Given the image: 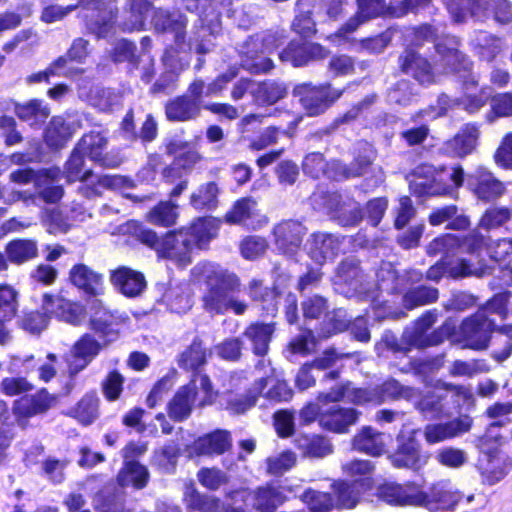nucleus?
I'll return each instance as SVG.
<instances>
[{
    "mask_svg": "<svg viewBox=\"0 0 512 512\" xmlns=\"http://www.w3.org/2000/svg\"><path fill=\"white\" fill-rule=\"evenodd\" d=\"M357 418L358 413L355 409L334 405L321 412L319 424L326 430L335 433H345L349 426L356 423Z\"/></svg>",
    "mask_w": 512,
    "mask_h": 512,
    "instance_id": "obj_23",
    "label": "nucleus"
},
{
    "mask_svg": "<svg viewBox=\"0 0 512 512\" xmlns=\"http://www.w3.org/2000/svg\"><path fill=\"white\" fill-rule=\"evenodd\" d=\"M218 188L215 183L209 182L199 187L191 195V204L196 209L214 208L217 204Z\"/></svg>",
    "mask_w": 512,
    "mask_h": 512,
    "instance_id": "obj_49",
    "label": "nucleus"
},
{
    "mask_svg": "<svg viewBox=\"0 0 512 512\" xmlns=\"http://www.w3.org/2000/svg\"><path fill=\"white\" fill-rule=\"evenodd\" d=\"M272 401H288L293 396L292 389L284 381L261 378L254 382L248 394L243 398L230 401L228 408L236 414L244 413L255 405L259 395Z\"/></svg>",
    "mask_w": 512,
    "mask_h": 512,
    "instance_id": "obj_5",
    "label": "nucleus"
},
{
    "mask_svg": "<svg viewBox=\"0 0 512 512\" xmlns=\"http://www.w3.org/2000/svg\"><path fill=\"white\" fill-rule=\"evenodd\" d=\"M177 206L170 201L160 202L147 214V220L158 226L169 227L176 223Z\"/></svg>",
    "mask_w": 512,
    "mask_h": 512,
    "instance_id": "obj_43",
    "label": "nucleus"
},
{
    "mask_svg": "<svg viewBox=\"0 0 512 512\" xmlns=\"http://www.w3.org/2000/svg\"><path fill=\"white\" fill-rule=\"evenodd\" d=\"M346 397L355 404L381 403L379 392L376 389H350L349 385L333 388L329 393H320L319 402H336Z\"/></svg>",
    "mask_w": 512,
    "mask_h": 512,
    "instance_id": "obj_24",
    "label": "nucleus"
},
{
    "mask_svg": "<svg viewBox=\"0 0 512 512\" xmlns=\"http://www.w3.org/2000/svg\"><path fill=\"white\" fill-rule=\"evenodd\" d=\"M472 419L462 416L446 423H432L425 426L423 434L427 443L436 444L457 437L470 430Z\"/></svg>",
    "mask_w": 512,
    "mask_h": 512,
    "instance_id": "obj_17",
    "label": "nucleus"
},
{
    "mask_svg": "<svg viewBox=\"0 0 512 512\" xmlns=\"http://www.w3.org/2000/svg\"><path fill=\"white\" fill-rule=\"evenodd\" d=\"M107 140L99 132H91L82 137L77 148L91 160L106 165L103 151L106 148Z\"/></svg>",
    "mask_w": 512,
    "mask_h": 512,
    "instance_id": "obj_39",
    "label": "nucleus"
},
{
    "mask_svg": "<svg viewBox=\"0 0 512 512\" xmlns=\"http://www.w3.org/2000/svg\"><path fill=\"white\" fill-rule=\"evenodd\" d=\"M476 241H479L477 236L460 240L452 234H446L434 239L428 245L427 252L430 255L442 254L443 258L439 263L430 267L427 271V277L434 281L439 280L444 274L453 278L481 277L484 274V270L482 268H473L465 259L459 258L455 263L448 261L450 256L462 254L470 249L475 250L474 243Z\"/></svg>",
    "mask_w": 512,
    "mask_h": 512,
    "instance_id": "obj_1",
    "label": "nucleus"
},
{
    "mask_svg": "<svg viewBox=\"0 0 512 512\" xmlns=\"http://www.w3.org/2000/svg\"><path fill=\"white\" fill-rule=\"evenodd\" d=\"M69 280L77 289L90 296H99L104 293L103 275L89 266L79 263L71 267Z\"/></svg>",
    "mask_w": 512,
    "mask_h": 512,
    "instance_id": "obj_20",
    "label": "nucleus"
},
{
    "mask_svg": "<svg viewBox=\"0 0 512 512\" xmlns=\"http://www.w3.org/2000/svg\"><path fill=\"white\" fill-rule=\"evenodd\" d=\"M296 447L304 457L323 458L333 452L329 439L318 434H302L295 440Z\"/></svg>",
    "mask_w": 512,
    "mask_h": 512,
    "instance_id": "obj_31",
    "label": "nucleus"
},
{
    "mask_svg": "<svg viewBox=\"0 0 512 512\" xmlns=\"http://www.w3.org/2000/svg\"><path fill=\"white\" fill-rule=\"evenodd\" d=\"M272 49V41L260 35L253 36L245 45L242 65L252 73H266L273 68L271 59L261 56Z\"/></svg>",
    "mask_w": 512,
    "mask_h": 512,
    "instance_id": "obj_15",
    "label": "nucleus"
},
{
    "mask_svg": "<svg viewBox=\"0 0 512 512\" xmlns=\"http://www.w3.org/2000/svg\"><path fill=\"white\" fill-rule=\"evenodd\" d=\"M41 307L50 315L74 326L80 325L86 316V309L81 303L70 301L59 295L43 294Z\"/></svg>",
    "mask_w": 512,
    "mask_h": 512,
    "instance_id": "obj_13",
    "label": "nucleus"
},
{
    "mask_svg": "<svg viewBox=\"0 0 512 512\" xmlns=\"http://www.w3.org/2000/svg\"><path fill=\"white\" fill-rule=\"evenodd\" d=\"M478 136V129L473 125H467L452 139L445 142L442 150L452 157H465L475 149Z\"/></svg>",
    "mask_w": 512,
    "mask_h": 512,
    "instance_id": "obj_29",
    "label": "nucleus"
},
{
    "mask_svg": "<svg viewBox=\"0 0 512 512\" xmlns=\"http://www.w3.org/2000/svg\"><path fill=\"white\" fill-rule=\"evenodd\" d=\"M493 322L488 319L484 311H479L469 317L460 326V333L466 346L471 349H485L488 345Z\"/></svg>",
    "mask_w": 512,
    "mask_h": 512,
    "instance_id": "obj_14",
    "label": "nucleus"
},
{
    "mask_svg": "<svg viewBox=\"0 0 512 512\" xmlns=\"http://www.w3.org/2000/svg\"><path fill=\"white\" fill-rule=\"evenodd\" d=\"M49 113V109L37 100H32L27 104L16 107L17 116L26 121L33 120L31 124L44 121L49 116Z\"/></svg>",
    "mask_w": 512,
    "mask_h": 512,
    "instance_id": "obj_54",
    "label": "nucleus"
},
{
    "mask_svg": "<svg viewBox=\"0 0 512 512\" xmlns=\"http://www.w3.org/2000/svg\"><path fill=\"white\" fill-rule=\"evenodd\" d=\"M378 497L390 505L420 507L424 500V490L414 482L386 483L378 488Z\"/></svg>",
    "mask_w": 512,
    "mask_h": 512,
    "instance_id": "obj_11",
    "label": "nucleus"
},
{
    "mask_svg": "<svg viewBox=\"0 0 512 512\" xmlns=\"http://www.w3.org/2000/svg\"><path fill=\"white\" fill-rule=\"evenodd\" d=\"M226 222L239 224L251 229H258L267 223V218L257 208V202L252 198L238 200L225 216Z\"/></svg>",
    "mask_w": 512,
    "mask_h": 512,
    "instance_id": "obj_16",
    "label": "nucleus"
},
{
    "mask_svg": "<svg viewBox=\"0 0 512 512\" xmlns=\"http://www.w3.org/2000/svg\"><path fill=\"white\" fill-rule=\"evenodd\" d=\"M512 414V402H496L486 409L487 417L495 419L487 430L493 428V434H498L495 430L509 422L508 416Z\"/></svg>",
    "mask_w": 512,
    "mask_h": 512,
    "instance_id": "obj_58",
    "label": "nucleus"
},
{
    "mask_svg": "<svg viewBox=\"0 0 512 512\" xmlns=\"http://www.w3.org/2000/svg\"><path fill=\"white\" fill-rule=\"evenodd\" d=\"M148 479L147 468L139 462H127L117 476L118 483L121 486H132L137 489L145 487Z\"/></svg>",
    "mask_w": 512,
    "mask_h": 512,
    "instance_id": "obj_38",
    "label": "nucleus"
},
{
    "mask_svg": "<svg viewBox=\"0 0 512 512\" xmlns=\"http://www.w3.org/2000/svg\"><path fill=\"white\" fill-rule=\"evenodd\" d=\"M195 274H202L208 280L209 290L203 297L204 308L210 313L223 314L231 309L241 315L246 311V303L235 299L232 295L239 286L234 274L216 270L210 263H201L194 267Z\"/></svg>",
    "mask_w": 512,
    "mask_h": 512,
    "instance_id": "obj_2",
    "label": "nucleus"
},
{
    "mask_svg": "<svg viewBox=\"0 0 512 512\" xmlns=\"http://www.w3.org/2000/svg\"><path fill=\"white\" fill-rule=\"evenodd\" d=\"M436 52L439 58L435 65L437 71L463 73L461 77L464 79L466 89H469L470 86H477L478 81L474 77H471L470 80L466 79L472 63L457 49V42L454 38H447L443 42L437 43Z\"/></svg>",
    "mask_w": 512,
    "mask_h": 512,
    "instance_id": "obj_6",
    "label": "nucleus"
},
{
    "mask_svg": "<svg viewBox=\"0 0 512 512\" xmlns=\"http://www.w3.org/2000/svg\"><path fill=\"white\" fill-rule=\"evenodd\" d=\"M295 463V454L291 451H285L267 459L268 472L273 475H280L292 468Z\"/></svg>",
    "mask_w": 512,
    "mask_h": 512,
    "instance_id": "obj_62",
    "label": "nucleus"
},
{
    "mask_svg": "<svg viewBox=\"0 0 512 512\" xmlns=\"http://www.w3.org/2000/svg\"><path fill=\"white\" fill-rule=\"evenodd\" d=\"M436 322V315L432 312L424 314L414 326L413 336L410 338V343L416 347H425L431 342L423 339L424 334L432 327Z\"/></svg>",
    "mask_w": 512,
    "mask_h": 512,
    "instance_id": "obj_59",
    "label": "nucleus"
},
{
    "mask_svg": "<svg viewBox=\"0 0 512 512\" xmlns=\"http://www.w3.org/2000/svg\"><path fill=\"white\" fill-rule=\"evenodd\" d=\"M401 68L421 84H430L435 81V75L427 60L414 51H406L405 55L401 57Z\"/></svg>",
    "mask_w": 512,
    "mask_h": 512,
    "instance_id": "obj_32",
    "label": "nucleus"
},
{
    "mask_svg": "<svg viewBox=\"0 0 512 512\" xmlns=\"http://www.w3.org/2000/svg\"><path fill=\"white\" fill-rule=\"evenodd\" d=\"M305 227L297 221H285L274 228L275 243L282 253L294 255L300 248Z\"/></svg>",
    "mask_w": 512,
    "mask_h": 512,
    "instance_id": "obj_19",
    "label": "nucleus"
},
{
    "mask_svg": "<svg viewBox=\"0 0 512 512\" xmlns=\"http://www.w3.org/2000/svg\"><path fill=\"white\" fill-rule=\"evenodd\" d=\"M110 281L119 292L128 297L138 296L146 287L144 275L126 266L113 270Z\"/></svg>",
    "mask_w": 512,
    "mask_h": 512,
    "instance_id": "obj_21",
    "label": "nucleus"
},
{
    "mask_svg": "<svg viewBox=\"0 0 512 512\" xmlns=\"http://www.w3.org/2000/svg\"><path fill=\"white\" fill-rule=\"evenodd\" d=\"M418 432L417 429L403 427L397 438L398 449L390 456L393 466L419 469L425 463L420 454V444L416 439Z\"/></svg>",
    "mask_w": 512,
    "mask_h": 512,
    "instance_id": "obj_9",
    "label": "nucleus"
},
{
    "mask_svg": "<svg viewBox=\"0 0 512 512\" xmlns=\"http://www.w3.org/2000/svg\"><path fill=\"white\" fill-rule=\"evenodd\" d=\"M191 239L184 230L171 231L161 238L156 247L158 257L168 259L178 266L185 267L192 261Z\"/></svg>",
    "mask_w": 512,
    "mask_h": 512,
    "instance_id": "obj_8",
    "label": "nucleus"
},
{
    "mask_svg": "<svg viewBox=\"0 0 512 512\" xmlns=\"http://www.w3.org/2000/svg\"><path fill=\"white\" fill-rule=\"evenodd\" d=\"M72 136L70 127L60 117L53 118L46 129V143L57 149L62 147Z\"/></svg>",
    "mask_w": 512,
    "mask_h": 512,
    "instance_id": "obj_44",
    "label": "nucleus"
},
{
    "mask_svg": "<svg viewBox=\"0 0 512 512\" xmlns=\"http://www.w3.org/2000/svg\"><path fill=\"white\" fill-rule=\"evenodd\" d=\"M206 350L202 342L194 340L192 344L180 355L179 364L188 370H196L206 362Z\"/></svg>",
    "mask_w": 512,
    "mask_h": 512,
    "instance_id": "obj_46",
    "label": "nucleus"
},
{
    "mask_svg": "<svg viewBox=\"0 0 512 512\" xmlns=\"http://www.w3.org/2000/svg\"><path fill=\"white\" fill-rule=\"evenodd\" d=\"M358 12L353 18L341 27L335 34L329 36L332 42L346 40V34L355 31L358 26L368 19L376 16L382 8V0H357Z\"/></svg>",
    "mask_w": 512,
    "mask_h": 512,
    "instance_id": "obj_26",
    "label": "nucleus"
},
{
    "mask_svg": "<svg viewBox=\"0 0 512 512\" xmlns=\"http://www.w3.org/2000/svg\"><path fill=\"white\" fill-rule=\"evenodd\" d=\"M502 444L503 437L500 434H493V428L487 430L478 440L477 446L482 453L478 467L489 484L500 481L512 468V458L500 450Z\"/></svg>",
    "mask_w": 512,
    "mask_h": 512,
    "instance_id": "obj_3",
    "label": "nucleus"
},
{
    "mask_svg": "<svg viewBox=\"0 0 512 512\" xmlns=\"http://www.w3.org/2000/svg\"><path fill=\"white\" fill-rule=\"evenodd\" d=\"M457 207L455 205H449L435 209L429 216V222L433 226L441 225L447 221L448 227L451 229H465L469 225V221L465 216H456Z\"/></svg>",
    "mask_w": 512,
    "mask_h": 512,
    "instance_id": "obj_42",
    "label": "nucleus"
},
{
    "mask_svg": "<svg viewBox=\"0 0 512 512\" xmlns=\"http://www.w3.org/2000/svg\"><path fill=\"white\" fill-rule=\"evenodd\" d=\"M89 5L86 9L96 10L97 14L92 15L91 21L88 23L89 29L98 37H107L113 30L115 10L116 7L113 3L105 4L102 0H88Z\"/></svg>",
    "mask_w": 512,
    "mask_h": 512,
    "instance_id": "obj_25",
    "label": "nucleus"
},
{
    "mask_svg": "<svg viewBox=\"0 0 512 512\" xmlns=\"http://www.w3.org/2000/svg\"><path fill=\"white\" fill-rule=\"evenodd\" d=\"M69 415L83 425L92 424L99 416V399L94 393L85 394Z\"/></svg>",
    "mask_w": 512,
    "mask_h": 512,
    "instance_id": "obj_37",
    "label": "nucleus"
},
{
    "mask_svg": "<svg viewBox=\"0 0 512 512\" xmlns=\"http://www.w3.org/2000/svg\"><path fill=\"white\" fill-rule=\"evenodd\" d=\"M280 59L283 62L291 63L294 67L307 64L308 56L304 43L291 42L288 47L281 52Z\"/></svg>",
    "mask_w": 512,
    "mask_h": 512,
    "instance_id": "obj_63",
    "label": "nucleus"
},
{
    "mask_svg": "<svg viewBox=\"0 0 512 512\" xmlns=\"http://www.w3.org/2000/svg\"><path fill=\"white\" fill-rule=\"evenodd\" d=\"M336 499L334 505L337 508H353L358 502V493L354 488L346 483L335 485Z\"/></svg>",
    "mask_w": 512,
    "mask_h": 512,
    "instance_id": "obj_64",
    "label": "nucleus"
},
{
    "mask_svg": "<svg viewBox=\"0 0 512 512\" xmlns=\"http://www.w3.org/2000/svg\"><path fill=\"white\" fill-rule=\"evenodd\" d=\"M437 298V289L431 287H418L407 292L404 296L403 302L406 308L413 309L417 306L434 302Z\"/></svg>",
    "mask_w": 512,
    "mask_h": 512,
    "instance_id": "obj_50",
    "label": "nucleus"
},
{
    "mask_svg": "<svg viewBox=\"0 0 512 512\" xmlns=\"http://www.w3.org/2000/svg\"><path fill=\"white\" fill-rule=\"evenodd\" d=\"M49 319L50 313L45 310H43V312L31 311L24 313L21 317L20 326L29 333L38 334L46 329Z\"/></svg>",
    "mask_w": 512,
    "mask_h": 512,
    "instance_id": "obj_53",
    "label": "nucleus"
},
{
    "mask_svg": "<svg viewBox=\"0 0 512 512\" xmlns=\"http://www.w3.org/2000/svg\"><path fill=\"white\" fill-rule=\"evenodd\" d=\"M219 222L213 218H199L189 228H182L191 239V246L204 248L218 232Z\"/></svg>",
    "mask_w": 512,
    "mask_h": 512,
    "instance_id": "obj_35",
    "label": "nucleus"
},
{
    "mask_svg": "<svg viewBox=\"0 0 512 512\" xmlns=\"http://www.w3.org/2000/svg\"><path fill=\"white\" fill-rule=\"evenodd\" d=\"M352 446L359 452L379 456L385 452V436L372 427H363L354 436Z\"/></svg>",
    "mask_w": 512,
    "mask_h": 512,
    "instance_id": "obj_30",
    "label": "nucleus"
},
{
    "mask_svg": "<svg viewBox=\"0 0 512 512\" xmlns=\"http://www.w3.org/2000/svg\"><path fill=\"white\" fill-rule=\"evenodd\" d=\"M84 154L76 148L65 165V174L69 182L86 181L91 171H83Z\"/></svg>",
    "mask_w": 512,
    "mask_h": 512,
    "instance_id": "obj_51",
    "label": "nucleus"
},
{
    "mask_svg": "<svg viewBox=\"0 0 512 512\" xmlns=\"http://www.w3.org/2000/svg\"><path fill=\"white\" fill-rule=\"evenodd\" d=\"M100 349L101 345L91 335H83L71 350L75 363L69 365L70 375H75L83 370L98 355Z\"/></svg>",
    "mask_w": 512,
    "mask_h": 512,
    "instance_id": "obj_27",
    "label": "nucleus"
},
{
    "mask_svg": "<svg viewBox=\"0 0 512 512\" xmlns=\"http://www.w3.org/2000/svg\"><path fill=\"white\" fill-rule=\"evenodd\" d=\"M18 292L8 284H0V321L11 320L18 310Z\"/></svg>",
    "mask_w": 512,
    "mask_h": 512,
    "instance_id": "obj_45",
    "label": "nucleus"
},
{
    "mask_svg": "<svg viewBox=\"0 0 512 512\" xmlns=\"http://www.w3.org/2000/svg\"><path fill=\"white\" fill-rule=\"evenodd\" d=\"M341 239L333 234L317 232L307 240V250L310 258L318 264L334 259L341 247Z\"/></svg>",
    "mask_w": 512,
    "mask_h": 512,
    "instance_id": "obj_18",
    "label": "nucleus"
},
{
    "mask_svg": "<svg viewBox=\"0 0 512 512\" xmlns=\"http://www.w3.org/2000/svg\"><path fill=\"white\" fill-rule=\"evenodd\" d=\"M185 500L189 508L200 512H216L219 507L217 498L201 495L194 489L186 493Z\"/></svg>",
    "mask_w": 512,
    "mask_h": 512,
    "instance_id": "obj_52",
    "label": "nucleus"
},
{
    "mask_svg": "<svg viewBox=\"0 0 512 512\" xmlns=\"http://www.w3.org/2000/svg\"><path fill=\"white\" fill-rule=\"evenodd\" d=\"M477 236L479 241H476L474 243L475 250H466V252H476L482 248V246H486L490 257L493 258L495 261H502L505 259L507 255H509L512 252V240L511 239H501L496 242H493L492 244H487L484 241V238L477 235V234H471L467 238H471Z\"/></svg>",
    "mask_w": 512,
    "mask_h": 512,
    "instance_id": "obj_48",
    "label": "nucleus"
},
{
    "mask_svg": "<svg viewBox=\"0 0 512 512\" xmlns=\"http://www.w3.org/2000/svg\"><path fill=\"white\" fill-rule=\"evenodd\" d=\"M303 501L313 512H328L335 507L334 499L324 492L308 490L303 495Z\"/></svg>",
    "mask_w": 512,
    "mask_h": 512,
    "instance_id": "obj_57",
    "label": "nucleus"
},
{
    "mask_svg": "<svg viewBox=\"0 0 512 512\" xmlns=\"http://www.w3.org/2000/svg\"><path fill=\"white\" fill-rule=\"evenodd\" d=\"M228 497L232 506L225 512H245L241 507L236 506L240 501L252 502V507L259 512H273L286 501V495L281 487L265 485L253 491L240 489L229 493Z\"/></svg>",
    "mask_w": 512,
    "mask_h": 512,
    "instance_id": "obj_4",
    "label": "nucleus"
},
{
    "mask_svg": "<svg viewBox=\"0 0 512 512\" xmlns=\"http://www.w3.org/2000/svg\"><path fill=\"white\" fill-rule=\"evenodd\" d=\"M502 41L494 36L482 34L478 39V53L487 61H492L502 50Z\"/></svg>",
    "mask_w": 512,
    "mask_h": 512,
    "instance_id": "obj_61",
    "label": "nucleus"
},
{
    "mask_svg": "<svg viewBox=\"0 0 512 512\" xmlns=\"http://www.w3.org/2000/svg\"><path fill=\"white\" fill-rule=\"evenodd\" d=\"M287 88L283 83L266 81L257 83L253 90L254 101L261 105H271L284 98Z\"/></svg>",
    "mask_w": 512,
    "mask_h": 512,
    "instance_id": "obj_40",
    "label": "nucleus"
},
{
    "mask_svg": "<svg viewBox=\"0 0 512 512\" xmlns=\"http://www.w3.org/2000/svg\"><path fill=\"white\" fill-rule=\"evenodd\" d=\"M363 219V214L357 202L347 199L343 202L339 214L338 222L343 226H353Z\"/></svg>",
    "mask_w": 512,
    "mask_h": 512,
    "instance_id": "obj_60",
    "label": "nucleus"
},
{
    "mask_svg": "<svg viewBox=\"0 0 512 512\" xmlns=\"http://www.w3.org/2000/svg\"><path fill=\"white\" fill-rule=\"evenodd\" d=\"M300 96L303 108L310 116L325 112L343 93L342 90L332 88L330 85L311 86L302 84L295 89Z\"/></svg>",
    "mask_w": 512,
    "mask_h": 512,
    "instance_id": "obj_7",
    "label": "nucleus"
},
{
    "mask_svg": "<svg viewBox=\"0 0 512 512\" xmlns=\"http://www.w3.org/2000/svg\"><path fill=\"white\" fill-rule=\"evenodd\" d=\"M197 382L200 383L202 389L206 393L211 389V383L207 376H194L189 384L178 389L174 397L169 402L168 414L170 418L176 421H182L189 417L196 399Z\"/></svg>",
    "mask_w": 512,
    "mask_h": 512,
    "instance_id": "obj_10",
    "label": "nucleus"
},
{
    "mask_svg": "<svg viewBox=\"0 0 512 512\" xmlns=\"http://www.w3.org/2000/svg\"><path fill=\"white\" fill-rule=\"evenodd\" d=\"M274 332V328L270 324H251L244 332L253 345L254 353L264 355L268 351L269 342Z\"/></svg>",
    "mask_w": 512,
    "mask_h": 512,
    "instance_id": "obj_41",
    "label": "nucleus"
},
{
    "mask_svg": "<svg viewBox=\"0 0 512 512\" xmlns=\"http://www.w3.org/2000/svg\"><path fill=\"white\" fill-rule=\"evenodd\" d=\"M468 184L474 193L484 200L497 198L505 190L503 183L483 167H478L468 176Z\"/></svg>",
    "mask_w": 512,
    "mask_h": 512,
    "instance_id": "obj_22",
    "label": "nucleus"
},
{
    "mask_svg": "<svg viewBox=\"0 0 512 512\" xmlns=\"http://www.w3.org/2000/svg\"><path fill=\"white\" fill-rule=\"evenodd\" d=\"M410 188L419 196L422 195H442L447 189L440 187L434 176V169L428 165H422L417 168L414 179L410 182Z\"/></svg>",
    "mask_w": 512,
    "mask_h": 512,
    "instance_id": "obj_33",
    "label": "nucleus"
},
{
    "mask_svg": "<svg viewBox=\"0 0 512 512\" xmlns=\"http://www.w3.org/2000/svg\"><path fill=\"white\" fill-rule=\"evenodd\" d=\"M88 0H78L76 4H71L65 7L58 5H50L43 9L41 19L46 23H54L64 19L72 11L78 7H88Z\"/></svg>",
    "mask_w": 512,
    "mask_h": 512,
    "instance_id": "obj_56",
    "label": "nucleus"
},
{
    "mask_svg": "<svg viewBox=\"0 0 512 512\" xmlns=\"http://www.w3.org/2000/svg\"><path fill=\"white\" fill-rule=\"evenodd\" d=\"M5 253L11 263L21 265L37 257L38 245L32 239H17L6 245Z\"/></svg>",
    "mask_w": 512,
    "mask_h": 512,
    "instance_id": "obj_36",
    "label": "nucleus"
},
{
    "mask_svg": "<svg viewBox=\"0 0 512 512\" xmlns=\"http://www.w3.org/2000/svg\"><path fill=\"white\" fill-rule=\"evenodd\" d=\"M313 0H299L298 14L293 22L295 31L303 36H310L315 32V22L311 18L312 12L309 10Z\"/></svg>",
    "mask_w": 512,
    "mask_h": 512,
    "instance_id": "obj_47",
    "label": "nucleus"
},
{
    "mask_svg": "<svg viewBox=\"0 0 512 512\" xmlns=\"http://www.w3.org/2000/svg\"><path fill=\"white\" fill-rule=\"evenodd\" d=\"M200 103L187 96L177 97L166 105V116L170 121H189L200 114Z\"/></svg>",
    "mask_w": 512,
    "mask_h": 512,
    "instance_id": "obj_34",
    "label": "nucleus"
},
{
    "mask_svg": "<svg viewBox=\"0 0 512 512\" xmlns=\"http://www.w3.org/2000/svg\"><path fill=\"white\" fill-rule=\"evenodd\" d=\"M462 499V493L449 480H440L432 484L429 492L424 491V500L420 507L432 512L440 509L454 510Z\"/></svg>",
    "mask_w": 512,
    "mask_h": 512,
    "instance_id": "obj_12",
    "label": "nucleus"
},
{
    "mask_svg": "<svg viewBox=\"0 0 512 512\" xmlns=\"http://www.w3.org/2000/svg\"><path fill=\"white\" fill-rule=\"evenodd\" d=\"M435 458L439 464L452 469L460 468L467 462L466 452L455 447L440 449Z\"/></svg>",
    "mask_w": 512,
    "mask_h": 512,
    "instance_id": "obj_55",
    "label": "nucleus"
},
{
    "mask_svg": "<svg viewBox=\"0 0 512 512\" xmlns=\"http://www.w3.org/2000/svg\"><path fill=\"white\" fill-rule=\"evenodd\" d=\"M230 446V434L224 430H217L195 440L190 447V453L197 456L222 454Z\"/></svg>",
    "mask_w": 512,
    "mask_h": 512,
    "instance_id": "obj_28",
    "label": "nucleus"
}]
</instances>
